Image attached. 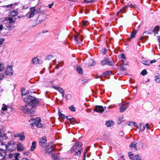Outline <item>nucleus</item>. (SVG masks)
<instances>
[{
	"instance_id": "obj_20",
	"label": "nucleus",
	"mask_w": 160,
	"mask_h": 160,
	"mask_svg": "<svg viewBox=\"0 0 160 160\" xmlns=\"http://www.w3.org/2000/svg\"><path fill=\"white\" fill-rule=\"evenodd\" d=\"M137 143L135 142H132L130 145V147L132 149L134 150L135 151L137 150L136 148V144Z\"/></svg>"
},
{
	"instance_id": "obj_33",
	"label": "nucleus",
	"mask_w": 160,
	"mask_h": 160,
	"mask_svg": "<svg viewBox=\"0 0 160 160\" xmlns=\"http://www.w3.org/2000/svg\"><path fill=\"white\" fill-rule=\"evenodd\" d=\"M4 68V66L3 64L0 62V72L2 71Z\"/></svg>"
},
{
	"instance_id": "obj_59",
	"label": "nucleus",
	"mask_w": 160,
	"mask_h": 160,
	"mask_svg": "<svg viewBox=\"0 0 160 160\" xmlns=\"http://www.w3.org/2000/svg\"><path fill=\"white\" fill-rule=\"evenodd\" d=\"M53 5V3H51V4H49L48 5V7H49V8H52V6Z\"/></svg>"
},
{
	"instance_id": "obj_29",
	"label": "nucleus",
	"mask_w": 160,
	"mask_h": 160,
	"mask_svg": "<svg viewBox=\"0 0 160 160\" xmlns=\"http://www.w3.org/2000/svg\"><path fill=\"white\" fill-rule=\"evenodd\" d=\"M6 137V135L2 133L1 132V130L0 129V140L3 139L4 137Z\"/></svg>"
},
{
	"instance_id": "obj_39",
	"label": "nucleus",
	"mask_w": 160,
	"mask_h": 160,
	"mask_svg": "<svg viewBox=\"0 0 160 160\" xmlns=\"http://www.w3.org/2000/svg\"><path fill=\"white\" fill-rule=\"evenodd\" d=\"M119 69L122 71H125L126 70V68L123 67V65L120 66L119 67Z\"/></svg>"
},
{
	"instance_id": "obj_58",
	"label": "nucleus",
	"mask_w": 160,
	"mask_h": 160,
	"mask_svg": "<svg viewBox=\"0 0 160 160\" xmlns=\"http://www.w3.org/2000/svg\"><path fill=\"white\" fill-rule=\"evenodd\" d=\"M146 128H147V129L148 130V129H150V128H149V124L148 123H147L146 124Z\"/></svg>"
},
{
	"instance_id": "obj_14",
	"label": "nucleus",
	"mask_w": 160,
	"mask_h": 160,
	"mask_svg": "<svg viewBox=\"0 0 160 160\" xmlns=\"http://www.w3.org/2000/svg\"><path fill=\"white\" fill-rule=\"evenodd\" d=\"M20 155L18 153L15 154H10L8 155V157L10 159L14 160H18V157Z\"/></svg>"
},
{
	"instance_id": "obj_47",
	"label": "nucleus",
	"mask_w": 160,
	"mask_h": 160,
	"mask_svg": "<svg viewBox=\"0 0 160 160\" xmlns=\"http://www.w3.org/2000/svg\"><path fill=\"white\" fill-rule=\"evenodd\" d=\"M88 22L87 21H83L82 22V25L83 26H87V25Z\"/></svg>"
},
{
	"instance_id": "obj_54",
	"label": "nucleus",
	"mask_w": 160,
	"mask_h": 160,
	"mask_svg": "<svg viewBox=\"0 0 160 160\" xmlns=\"http://www.w3.org/2000/svg\"><path fill=\"white\" fill-rule=\"evenodd\" d=\"M14 137H18L20 136L19 133H17L14 134L13 135Z\"/></svg>"
},
{
	"instance_id": "obj_23",
	"label": "nucleus",
	"mask_w": 160,
	"mask_h": 160,
	"mask_svg": "<svg viewBox=\"0 0 160 160\" xmlns=\"http://www.w3.org/2000/svg\"><path fill=\"white\" fill-rule=\"evenodd\" d=\"M114 124V122L112 120H109L106 122V124L108 127H110L112 126Z\"/></svg>"
},
{
	"instance_id": "obj_4",
	"label": "nucleus",
	"mask_w": 160,
	"mask_h": 160,
	"mask_svg": "<svg viewBox=\"0 0 160 160\" xmlns=\"http://www.w3.org/2000/svg\"><path fill=\"white\" fill-rule=\"evenodd\" d=\"M40 12V9L37 10L34 7H32L30 9L29 12L27 13V16L28 18H30L33 17L35 13H39Z\"/></svg>"
},
{
	"instance_id": "obj_19",
	"label": "nucleus",
	"mask_w": 160,
	"mask_h": 160,
	"mask_svg": "<svg viewBox=\"0 0 160 160\" xmlns=\"http://www.w3.org/2000/svg\"><path fill=\"white\" fill-rule=\"evenodd\" d=\"M53 88L57 90L59 92H60L62 94V97H63L64 95V92L62 88L60 87H57L55 86H52Z\"/></svg>"
},
{
	"instance_id": "obj_61",
	"label": "nucleus",
	"mask_w": 160,
	"mask_h": 160,
	"mask_svg": "<svg viewBox=\"0 0 160 160\" xmlns=\"http://www.w3.org/2000/svg\"><path fill=\"white\" fill-rule=\"evenodd\" d=\"M124 135V133L123 132H121L119 133V135L121 136H123Z\"/></svg>"
},
{
	"instance_id": "obj_41",
	"label": "nucleus",
	"mask_w": 160,
	"mask_h": 160,
	"mask_svg": "<svg viewBox=\"0 0 160 160\" xmlns=\"http://www.w3.org/2000/svg\"><path fill=\"white\" fill-rule=\"evenodd\" d=\"M147 73V72L145 69L143 70L141 72V74L143 75H145Z\"/></svg>"
},
{
	"instance_id": "obj_64",
	"label": "nucleus",
	"mask_w": 160,
	"mask_h": 160,
	"mask_svg": "<svg viewBox=\"0 0 160 160\" xmlns=\"http://www.w3.org/2000/svg\"><path fill=\"white\" fill-rule=\"evenodd\" d=\"M28 8V7H25L24 6H23L22 7V8L23 9H27V8Z\"/></svg>"
},
{
	"instance_id": "obj_5",
	"label": "nucleus",
	"mask_w": 160,
	"mask_h": 160,
	"mask_svg": "<svg viewBox=\"0 0 160 160\" xmlns=\"http://www.w3.org/2000/svg\"><path fill=\"white\" fill-rule=\"evenodd\" d=\"M46 152L50 154L52 156L55 153L54 148L52 145H48L45 149Z\"/></svg>"
},
{
	"instance_id": "obj_27",
	"label": "nucleus",
	"mask_w": 160,
	"mask_h": 160,
	"mask_svg": "<svg viewBox=\"0 0 160 160\" xmlns=\"http://www.w3.org/2000/svg\"><path fill=\"white\" fill-rule=\"evenodd\" d=\"M160 28L159 26H157L155 27L153 30V32L155 34H158V32L159 31Z\"/></svg>"
},
{
	"instance_id": "obj_52",
	"label": "nucleus",
	"mask_w": 160,
	"mask_h": 160,
	"mask_svg": "<svg viewBox=\"0 0 160 160\" xmlns=\"http://www.w3.org/2000/svg\"><path fill=\"white\" fill-rule=\"evenodd\" d=\"M71 95L69 94H67L66 96V98L67 100H68L69 99L71 98Z\"/></svg>"
},
{
	"instance_id": "obj_36",
	"label": "nucleus",
	"mask_w": 160,
	"mask_h": 160,
	"mask_svg": "<svg viewBox=\"0 0 160 160\" xmlns=\"http://www.w3.org/2000/svg\"><path fill=\"white\" fill-rule=\"evenodd\" d=\"M7 106L3 104L2 105V109L4 111H5L7 110Z\"/></svg>"
},
{
	"instance_id": "obj_31",
	"label": "nucleus",
	"mask_w": 160,
	"mask_h": 160,
	"mask_svg": "<svg viewBox=\"0 0 160 160\" xmlns=\"http://www.w3.org/2000/svg\"><path fill=\"white\" fill-rule=\"evenodd\" d=\"M136 32V31L133 32L131 34L130 37L128 38V39L130 40L131 39L134 38L135 37Z\"/></svg>"
},
{
	"instance_id": "obj_63",
	"label": "nucleus",
	"mask_w": 160,
	"mask_h": 160,
	"mask_svg": "<svg viewBox=\"0 0 160 160\" xmlns=\"http://www.w3.org/2000/svg\"><path fill=\"white\" fill-rule=\"evenodd\" d=\"M118 124H120L121 123V120L120 119H118Z\"/></svg>"
},
{
	"instance_id": "obj_55",
	"label": "nucleus",
	"mask_w": 160,
	"mask_h": 160,
	"mask_svg": "<svg viewBox=\"0 0 160 160\" xmlns=\"http://www.w3.org/2000/svg\"><path fill=\"white\" fill-rule=\"evenodd\" d=\"M87 80L85 79L83 80H82V84H83V83H85V82H87Z\"/></svg>"
},
{
	"instance_id": "obj_17",
	"label": "nucleus",
	"mask_w": 160,
	"mask_h": 160,
	"mask_svg": "<svg viewBox=\"0 0 160 160\" xmlns=\"http://www.w3.org/2000/svg\"><path fill=\"white\" fill-rule=\"evenodd\" d=\"M32 62L34 65H36L40 63L41 61L38 58L36 57L32 59Z\"/></svg>"
},
{
	"instance_id": "obj_1",
	"label": "nucleus",
	"mask_w": 160,
	"mask_h": 160,
	"mask_svg": "<svg viewBox=\"0 0 160 160\" xmlns=\"http://www.w3.org/2000/svg\"><path fill=\"white\" fill-rule=\"evenodd\" d=\"M31 92L26 91L25 93H22V98L24 102L28 103L23 107L22 111L25 113L30 114L31 117L32 116L31 114L35 112L36 105L38 102L37 98L30 95Z\"/></svg>"
},
{
	"instance_id": "obj_37",
	"label": "nucleus",
	"mask_w": 160,
	"mask_h": 160,
	"mask_svg": "<svg viewBox=\"0 0 160 160\" xmlns=\"http://www.w3.org/2000/svg\"><path fill=\"white\" fill-rule=\"evenodd\" d=\"M52 156L53 157V160H60V158L57 156L53 155Z\"/></svg>"
},
{
	"instance_id": "obj_21",
	"label": "nucleus",
	"mask_w": 160,
	"mask_h": 160,
	"mask_svg": "<svg viewBox=\"0 0 160 160\" xmlns=\"http://www.w3.org/2000/svg\"><path fill=\"white\" fill-rule=\"evenodd\" d=\"M36 147V142L35 141H33L32 142V145L30 147V150L31 151H33Z\"/></svg>"
},
{
	"instance_id": "obj_6",
	"label": "nucleus",
	"mask_w": 160,
	"mask_h": 160,
	"mask_svg": "<svg viewBox=\"0 0 160 160\" xmlns=\"http://www.w3.org/2000/svg\"><path fill=\"white\" fill-rule=\"evenodd\" d=\"M75 32L76 33V34L74 35V40L77 44H80L83 40L82 36L80 35L79 33H78L76 32Z\"/></svg>"
},
{
	"instance_id": "obj_9",
	"label": "nucleus",
	"mask_w": 160,
	"mask_h": 160,
	"mask_svg": "<svg viewBox=\"0 0 160 160\" xmlns=\"http://www.w3.org/2000/svg\"><path fill=\"white\" fill-rule=\"evenodd\" d=\"M101 64L102 66L108 65L109 66H112L114 64V63L110 61L108 59H105L102 61L101 62Z\"/></svg>"
},
{
	"instance_id": "obj_40",
	"label": "nucleus",
	"mask_w": 160,
	"mask_h": 160,
	"mask_svg": "<svg viewBox=\"0 0 160 160\" xmlns=\"http://www.w3.org/2000/svg\"><path fill=\"white\" fill-rule=\"evenodd\" d=\"M151 34V33H150L149 31H146L144 32L143 35L145 37H146L147 35Z\"/></svg>"
},
{
	"instance_id": "obj_60",
	"label": "nucleus",
	"mask_w": 160,
	"mask_h": 160,
	"mask_svg": "<svg viewBox=\"0 0 160 160\" xmlns=\"http://www.w3.org/2000/svg\"><path fill=\"white\" fill-rule=\"evenodd\" d=\"M67 119L69 120V121H71L72 119V118L70 117H66Z\"/></svg>"
},
{
	"instance_id": "obj_18",
	"label": "nucleus",
	"mask_w": 160,
	"mask_h": 160,
	"mask_svg": "<svg viewBox=\"0 0 160 160\" xmlns=\"http://www.w3.org/2000/svg\"><path fill=\"white\" fill-rule=\"evenodd\" d=\"M95 62L93 60L91 59H89L86 62V65L87 67L91 66L94 65Z\"/></svg>"
},
{
	"instance_id": "obj_35",
	"label": "nucleus",
	"mask_w": 160,
	"mask_h": 160,
	"mask_svg": "<svg viewBox=\"0 0 160 160\" xmlns=\"http://www.w3.org/2000/svg\"><path fill=\"white\" fill-rule=\"evenodd\" d=\"M135 160H141V156L139 155H137L135 156Z\"/></svg>"
},
{
	"instance_id": "obj_49",
	"label": "nucleus",
	"mask_w": 160,
	"mask_h": 160,
	"mask_svg": "<svg viewBox=\"0 0 160 160\" xmlns=\"http://www.w3.org/2000/svg\"><path fill=\"white\" fill-rule=\"evenodd\" d=\"M4 78V75L2 73H0V80L3 79Z\"/></svg>"
},
{
	"instance_id": "obj_57",
	"label": "nucleus",
	"mask_w": 160,
	"mask_h": 160,
	"mask_svg": "<svg viewBox=\"0 0 160 160\" xmlns=\"http://www.w3.org/2000/svg\"><path fill=\"white\" fill-rule=\"evenodd\" d=\"M131 123H132L131 125L133 124L134 126L136 127H138V126L137 123L134 122H132Z\"/></svg>"
},
{
	"instance_id": "obj_10",
	"label": "nucleus",
	"mask_w": 160,
	"mask_h": 160,
	"mask_svg": "<svg viewBox=\"0 0 160 160\" xmlns=\"http://www.w3.org/2000/svg\"><path fill=\"white\" fill-rule=\"evenodd\" d=\"M106 108V107H103L102 106H96L94 110L97 112L102 113Z\"/></svg>"
},
{
	"instance_id": "obj_43",
	"label": "nucleus",
	"mask_w": 160,
	"mask_h": 160,
	"mask_svg": "<svg viewBox=\"0 0 160 160\" xmlns=\"http://www.w3.org/2000/svg\"><path fill=\"white\" fill-rule=\"evenodd\" d=\"M70 122L71 124H74L75 123H76V122L74 118H72V119L70 121Z\"/></svg>"
},
{
	"instance_id": "obj_15",
	"label": "nucleus",
	"mask_w": 160,
	"mask_h": 160,
	"mask_svg": "<svg viewBox=\"0 0 160 160\" xmlns=\"http://www.w3.org/2000/svg\"><path fill=\"white\" fill-rule=\"evenodd\" d=\"M16 146L17 147V150L18 151H22L25 149L24 146L21 143H18L16 145Z\"/></svg>"
},
{
	"instance_id": "obj_25",
	"label": "nucleus",
	"mask_w": 160,
	"mask_h": 160,
	"mask_svg": "<svg viewBox=\"0 0 160 160\" xmlns=\"http://www.w3.org/2000/svg\"><path fill=\"white\" fill-rule=\"evenodd\" d=\"M20 136L19 138V139L21 140H23L25 139V136L24 135V132H22L21 133H19Z\"/></svg>"
},
{
	"instance_id": "obj_7",
	"label": "nucleus",
	"mask_w": 160,
	"mask_h": 160,
	"mask_svg": "<svg viewBox=\"0 0 160 160\" xmlns=\"http://www.w3.org/2000/svg\"><path fill=\"white\" fill-rule=\"evenodd\" d=\"M16 147V145L15 142L10 141L8 143L7 149L10 151H13L15 150Z\"/></svg>"
},
{
	"instance_id": "obj_38",
	"label": "nucleus",
	"mask_w": 160,
	"mask_h": 160,
	"mask_svg": "<svg viewBox=\"0 0 160 160\" xmlns=\"http://www.w3.org/2000/svg\"><path fill=\"white\" fill-rule=\"evenodd\" d=\"M69 108L72 111L75 112V108L72 105Z\"/></svg>"
},
{
	"instance_id": "obj_8",
	"label": "nucleus",
	"mask_w": 160,
	"mask_h": 160,
	"mask_svg": "<svg viewBox=\"0 0 160 160\" xmlns=\"http://www.w3.org/2000/svg\"><path fill=\"white\" fill-rule=\"evenodd\" d=\"M129 7H130L131 8H137V6L136 5H132L131 4H128V5H126L124 7L122 8V9H121L120 11L118 12L117 14H118L120 13H121V12L125 13L126 12V11L125 10V9Z\"/></svg>"
},
{
	"instance_id": "obj_28",
	"label": "nucleus",
	"mask_w": 160,
	"mask_h": 160,
	"mask_svg": "<svg viewBox=\"0 0 160 160\" xmlns=\"http://www.w3.org/2000/svg\"><path fill=\"white\" fill-rule=\"evenodd\" d=\"M141 62L144 65L148 66L150 64V63L148 61L145 60L144 59H142Z\"/></svg>"
},
{
	"instance_id": "obj_26",
	"label": "nucleus",
	"mask_w": 160,
	"mask_h": 160,
	"mask_svg": "<svg viewBox=\"0 0 160 160\" xmlns=\"http://www.w3.org/2000/svg\"><path fill=\"white\" fill-rule=\"evenodd\" d=\"M110 73H111V72L109 71H107L106 72H105L104 73H103V74L102 75V76H99L98 77H96V78H100L102 76H105L107 75L110 74Z\"/></svg>"
},
{
	"instance_id": "obj_48",
	"label": "nucleus",
	"mask_w": 160,
	"mask_h": 160,
	"mask_svg": "<svg viewBox=\"0 0 160 160\" xmlns=\"http://www.w3.org/2000/svg\"><path fill=\"white\" fill-rule=\"evenodd\" d=\"M95 1L94 0H91L89 1L88 0H86L84 1V2L86 3H90V2H94Z\"/></svg>"
},
{
	"instance_id": "obj_2",
	"label": "nucleus",
	"mask_w": 160,
	"mask_h": 160,
	"mask_svg": "<svg viewBox=\"0 0 160 160\" xmlns=\"http://www.w3.org/2000/svg\"><path fill=\"white\" fill-rule=\"evenodd\" d=\"M82 145V144L81 143H80L79 142H76L71 149V153L75 152L74 154L75 156L80 155L82 151V149L81 148Z\"/></svg>"
},
{
	"instance_id": "obj_53",
	"label": "nucleus",
	"mask_w": 160,
	"mask_h": 160,
	"mask_svg": "<svg viewBox=\"0 0 160 160\" xmlns=\"http://www.w3.org/2000/svg\"><path fill=\"white\" fill-rule=\"evenodd\" d=\"M52 58L53 56L52 55H49L47 57V59L48 60H49V59H51Z\"/></svg>"
},
{
	"instance_id": "obj_3",
	"label": "nucleus",
	"mask_w": 160,
	"mask_h": 160,
	"mask_svg": "<svg viewBox=\"0 0 160 160\" xmlns=\"http://www.w3.org/2000/svg\"><path fill=\"white\" fill-rule=\"evenodd\" d=\"M31 121L29 120V122H31V121H33V122H32V123H30V124L33 126V125L35 124V126L38 128H41L42 126L40 123L41 120L39 118H37L35 119L34 118H32Z\"/></svg>"
},
{
	"instance_id": "obj_11",
	"label": "nucleus",
	"mask_w": 160,
	"mask_h": 160,
	"mask_svg": "<svg viewBox=\"0 0 160 160\" xmlns=\"http://www.w3.org/2000/svg\"><path fill=\"white\" fill-rule=\"evenodd\" d=\"M13 70L12 66H9L6 68L5 73L8 75H12L13 74Z\"/></svg>"
},
{
	"instance_id": "obj_56",
	"label": "nucleus",
	"mask_w": 160,
	"mask_h": 160,
	"mask_svg": "<svg viewBox=\"0 0 160 160\" xmlns=\"http://www.w3.org/2000/svg\"><path fill=\"white\" fill-rule=\"evenodd\" d=\"M156 62V61L155 60H153L151 61L150 62H149V63H150L152 64V63L154 62Z\"/></svg>"
},
{
	"instance_id": "obj_12",
	"label": "nucleus",
	"mask_w": 160,
	"mask_h": 160,
	"mask_svg": "<svg viewBox=\"0 0 160 160\" xmlns=\"http://www.w3.org/2000/svg\"><path fill=\"white\" fill-rule=\"evenodd\" d=\"M7 146L4 143L1 141H0V151L1 152H4V153H5V150L7 148Z\"/></svg>"
},
{
	"instance_id": "obj_44",
	"label": "nucleus",
	"mask_w": 160,
	"mask_h": 160,
	"mask_svg": "<svg viewBox=\"0 0 160 160\" xmlns=\"http://www.w3.org/2000/svg\"><path fill=\"white\" fill-rule=\"evenodd\" d=\"M4 24H5L6 25L7 27H10V26L9 24V23L8 21H7V20H6L5 21V22Z\"/></svg>"
},
{
	"instance_id": "obj_30",
	"label": "nucleus",
	"mask_w": 160,
	"mask_h": 160,
	"mask_svg": "<svg viewBox=\"0 0 160 160\" xmlns=\"http://www.w3.org/2000/svg\"><path fill=\"white\" fill-rule=\"evenodd\" d=\"M77 71L80 74L82 75L83 74V70L81 67H78L77 69Z\"/></svg>"
},
{
	"instance_id": "obj_51",
	"label": "nucleus",
	"mask_w": 160,
	"mask_h": 160,
	"mask_svg": "<svg viewBox=\"0 0 160 160\" xmlns=\"http://www.w3.org/2000/svg\"><path fill=\"white\" fill-rule=\"evenodd\" d=\"M59 116L61 118H64V115L62 114V113H60V112H59Z\"/></svg>"
},
{
	"instance_id": "obj_34",
	"label": "nucleus",
	"mask_w": 160,
	"mask_h": 160,
	"mask_svg": "<svg viewBox=\"0 0 160 160\" xmlns=\"http://www.w3.org/2000/svg\"><path fill=\"white\" fill-rule=\"evenodd\" d=\"M155 80L157 82H160V76L158 75L155 76Z\"/></svg>"
},
{
	"instance_id": "obj_22",
	"label": "nucleus",
	"mask_w": 160,
	"mask_h": 160,
	"mask_svg": "<svg viewBox=\"0 0 160 160\" xmlns=\"http://www.w3.org/2000/svg\"><path fill=\"white\" fill-rule=\"evenodd\" d=\"M17 10H12L10 16L12 17H14L16 16L18 14Z\"/></svg>"
},
{
	"instance_id": "obj_13",
	"label": "nucleus",
	"mask_w": 160,
	"mask_h": 160,
	"mask_svg": "<svg viewBox=\"0 0 160 160\" xmlns=\"http://www.w3.org/2000/svg\"><path fill=\"white\" fill-rule=\"evenodd\" d=\"M39 143L40 145L42 147H45L46 145V138L43 137L39 140Z\"/></svg>"
},
{
	"instance_id": "obj_42",
	"label": "nucleus",
	"mask_w": 160,
	"mask_h": 160,
	"mask_svg": "<svg viewBox=\"0 0 160 160\" xmlns=\"http://www.w3.org/2000/svg\"><path fill=\"white\" fill-rule=\"evenodd\" d=\"M128 156L130 158H132L134 157V155L131 152H128Z\"/></svg>"
},
{
	"instance_id": "obj_45",
	"label": "nucleus",
	"mask_w": 160,
	"mask_h": 160,
	"mask_svg": "<svg viewBox=\"0 0 160 160\" xmlns=\"http://www.w3.org/2000/svg\"><path fill=\"white\" fill-rule=\"evenodd\" d=\"M102 53L104 54H106L107 52V50L106 48H104L102 49Z\"/></svg>"
},
{
	"instance_id": "obj_46",
	"label": "nucleus",
	"mask_w": 160,
	"mask_h": 160,
	"mask_svg": "<svg viewBox=\"0 0 160 160\" xmlns=\"http://www.w3.org/2000/svg\"><path fill=\"white\" fill-rule=\"evenodd\" d=\"M4 40L5 39L3 38H0V45H2L3 43Z\"/></svg>"
},
{
	"instance_id": "obj_16",
	"label": "nucleus",
	"mask_w": 160,
	"mask_h": 160,
	"mask_svg": "<svg viewBox=\"0 0 160 160\" xmlns=\"http://www.w3.org/2000/svg\"><path fill=\"white\" fill-rule=\"evenodd\" d=\"M128 106V103H127L125 104H122L120 107V111L121 112H122L124 111L127 108Z\"/></svg>"
},
{
	"instance_id": "obj_62",
	"label": "nucleus",
	"mask_w": 160,
	"mask_h": 160,
	"mask_svg": "<svg viewBox=\"0 0 160 160\" xmlns=\"http://www.w3.org/2000/svg\"><path fill=\"white\" fill-rule=\"evenodd\" d=\"M121 57L122 59H125V56L124 54H122L121 55Z\"/></svg>"
},
{
	"instance_id": "obj_50",
	"label": "nucleus",
	"mask_w": 160,
	"mask_h": 160,
	"mask_svg": "<svg viewBox=\"0 0 160 160\" xmlns=\"http://www.w3.org/2000/svg\"><path fill=\"white\" fill-rule=\"evenodd\" d=\"M24 155H28L29 154V152L28 151H26L23 152Z\"/></svg>"
},
{
	"instance_id": "obj_24",
	"label": "nucleus",
	"mask_w": 160,
	"mask_h": 160,
	"mask_svg": "<svg viewBox=\"0 0 160 160\" xmlns=\"http://www.w3.org/2000/svg\"><path fill=\"white\" fill-rule=\"evenodd\" d=\"M6 19L7 20V21H9V22L10 24L14 23L15 22V20H16V19L15 18L14 20L12 18L10 17L7 18H6Z\"/></svg>"
},
{
	"instance_id": "obj_32",
	"label": "nucleus",
	"mask_w": 160,
	"mask_h": 160,
	"mask_svg": "<svg viewBox=\"0 0 160 160\" xmlns=\"http://www.w3.org/2000/svg\"><path fill=\"white\" fill-rule=\"evenodd\" d=\"M140 125L141 131H143L145 128V126L144 124L142 123H141Z\"/></svg>"
}]
</instances>
